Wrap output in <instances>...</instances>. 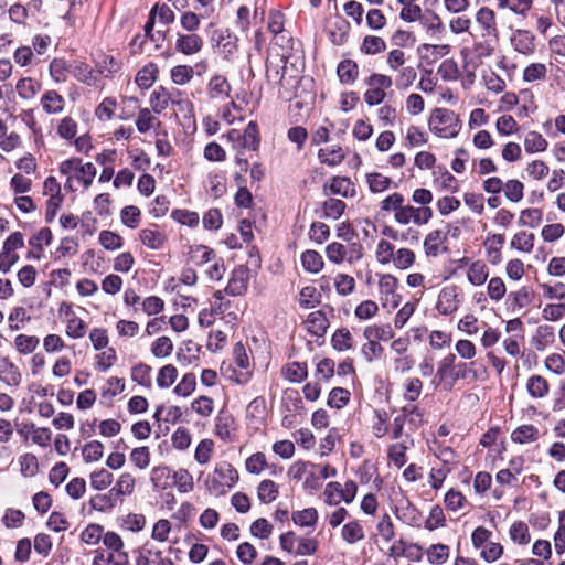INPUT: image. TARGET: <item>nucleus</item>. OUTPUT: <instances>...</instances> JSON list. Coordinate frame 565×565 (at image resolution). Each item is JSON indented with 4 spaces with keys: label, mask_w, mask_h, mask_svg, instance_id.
Listing matches in <instances>:
<instances>
[{
    "label": "nucleus",
    "mask_w": 565,
    "mask_h": 565,
    "mask_svg": "<svg viewBox=\"0 0 565 565\" xmlns=\"http://www.w3.org/2000/svg\"><path fill=\"white\" fill-rule=\"evenodd\" d=\"M58 171L66 178L65 186L73 192L78 188L89 189L97 173V169L92 162H84L81 158L62 161Z\"/></svg>",
    "instance_id": "obj_1"
},
{
    "label": "nucleus",
    "mask_w": 565,
    "mask_h": 565,
    "mask_svg": "<svg viewBox=\"0 0 565 565\" xmlns=\"http://www.w3.org/2000/svg\"><path fill=\"white\" fill-rule=\"evenodd\" d=\"M238 471L227 461L218 462L206 479L210 494L220 498L225 495L238 481Z\"/></svg>",
    "instance_id": "obj_2"
},
{
    "label": "nucleus",
    "mask_w": 565,
    "mask_h": 565,
    "mask_svg": "<svg viewBox=\"0 0 565 565\" xmlns=\"http://www.w3.org/2000/svg\"><path fill=\"white\" fill-rule=\"evenodd\" d=\"M429 130L440 138H455L460 131V120L452 110L435 108L428 119Z\"/></svg>",
    "instance_id": "obj_3"
},
{
    "label": "nucleus",
    "mask_w": 565,
    "mask_h": 565,
    "mask_svg": "<svg viewBox=\"0 0 565 565\" xmlns=\"http://www.w3.org/2000/svg\"><path fill=\"white\" fill-rule=\"evenodd\" d=\"M227 139L233 147L241 152L243 149L257 150L260 143L258 126L255 121H249L245 129H232L227 134Z\"/></svg>",
    "instance_id": "obj_4"
},
{
    "label": "nucleus",
    "mask_w": 565,
    "mask_h": 565,
    "mask_svg": "<svg viewBox=\"0 0 565 565\" xmlns=\"http://www.w3.org/2000/svg\"><path fill=\"white\" fill-rule=\"evenodd\" d=\"M433 210L429 206L415 207L403 203L398 214L394 215V221L399 225H426L433 218Z\"/></svg>",
    "instance_id": "obj_5"
},
{
    "label": "nucleus",
    "mask_w": 565,
    "mask_h": 565,
    "mask_svg": "<svg viewBox=\"0 0 565 565\" xmlns=\"http://www.w3.org/2000/svg\"><path fill=\"white\" fill-rule=\"evenodd\" d=\"M399 281L392 274H382L379 279V294L383 307L396 308L402 300L398 294Z\"/></svg>",
    "instance_id": "obj_6"
},
{
    "label": "nucleus",
    "mask_w": 565,
    "mask_h": 565,
    "mask_svg": "<svg viewBox=\"0 0 565 565\" xmlns=\"http://www.w3.org/2000/svg\"><path fill=\"white\" fill-rule=\"evenodd\" d=\"M462 302L460 288L456 285L444 287L437 298L436 310L443 316L456 312Z\"/></svg>",
    "instance_id": "obj_7"
},
{
    "label": "nucleus",
    "mask_w": 565,
    "mask_h": 565,
    "mask_svg": "<svg viewBox=\"0 0 565 565\" xmlns=\"http://www.w3.org/2000/svg\"><path fill=\"white\" fill-rule=\"evenodd\" d=\"M232 85L228 79L221 74L213 75L206 84V96L214 103H225L232 99Z\"/></svg>",
    "instance_id": "obj_8"
},
{
    "label": "nucleus",
    "mask_w": 565,
    "mask_h": 565,
    "mask_svg": "<svg viewBox=\"0 0 565 565\" xmlns=\"http://www.w3.org/2000/svg\"><path fill=\"white\" fill-rule=\"evenodd\" d=\"M448 235L440 228L430 231L424 238L423 249L427 257H437L447 252Z\"/></svg>",
    "instance_id": "obj_9"
},
{
    "label": "nucleus",
    "mask_w": 565,
    "mask_h": 565,
    "mask_svg": "<svg viewBox=\"0 0 565 565\" xmlns=\"http://www.w3.org/2000/svg\"><path fill=\"white\" fill-rule=\"evenodd\" d=\"M237 425L234 416L226 409L220 411L215 418V435L225 443L236 439Z\"/></svg>",
    "instance_id": "obj_10"
},
{
    "label": "nucleus",
    "mask_w": 565,
    "mask_h": 565,
    "mask_svg": "<svg viewBox=\"0 0 565 565\" xmlns=\"http://www.w3.org/2000/svg\"><path fill=\"white\" fill-rule=\"evenodd\" d=\"M476 22L481 31V35L484 39H498V26L495 20V13L488 7H481L476 13Z\"/></svg>",
    "instance_id": "obj_11"
},
{
    "label": "nucleus",
    "mask_w": 565,
    "mask_h": 565,
    "mask_svg": "<svg viewBox=\"0 0 565 565\" xmlns=\"http://www.w3.org/2000/svg\"><path fill=\"white\" fill-rule=\"evenodd\" d=\"M249 269L245 266H237L231 275L225 291L232 296H242L248 289Z\"/></svg>",
    "instance_id": "obj_12"
},
{
    "label": "nucleus",
    "mask_w": 565,
    "mask_h": 565,
    "mask_svg": "<svg viewBox=\"0 0 565 565\" xmlns=\"http://www.w3.org/2000/svg\"><path fill=\"white\" fill-rule=\"evenodd\" d=\"M52 242V232L47 227L38 231L30 239L31 249L26 254L29 260H40L43 257V248Z\"/></svg>",
    "instance_id": "obj_13"
},
{
    "label": "nucleus",
    "mask_w": 565,
    "mask_h": 565,
    "mask_svg": "<svg viewBox=\"0 0 565 565\" xmlns=\"http://www.w3.org/2000/svg\"><path fill=\"white\" fill-rule=\"evenodd\" d=\"M535 294L530 286H522L509 294L511 310L515 313L524 311L534 301Z\"/></svg>",
    "instance_id": "obj_14"
},
{
    "label": "nucleus",
    "mask_w": 565,
    "mask_h": 565,
    "mask_svg": "<svg viewBox=\"0 0 565 565\" xmlns=\"http://www.w3.org/2000/svg\"><path fill=\"white\" fill-rule=\"evenodd\" d=\"M0 381L9 387H18L22 382L19 367L7 356L0 358Z\"/></svg>",
    "instance_id": "obj_15"
},
{
    "label": "nucleus",
    "mask_w": 565,
    "mask_h": 565,
    "mask_svg": "<svg viewBox=\"0 0 565 565\" xmlns=\"http://www.w3.org/2000/svg\"><path fill=\"white\" fill-rule=\"evenodd\" d=\"M203 47V39L195 33L177 34L175 50L184 55H194Z\"/></svg>",
    "instance_id": "obj_16"
},
{
    "label": "nucleus",
    "mask_w": 565,
    "mask_h": 565,
    "mask_svg": "<svg viewBox=\"0 0 565 565\" xmlns=\"http://www.w3.org/2000/svg\"><path fill=\"white\" fill-rule=\"evenodd\" d=\"M233 360L234 363L241 369L239 374L236 377L238 384H245L250 377V362L245 347L238 342L233 348Z\"/></svg>",
    "instance_id": "obj_17"
},
{
    "label": "nucleus",
    "mask_w": 565,
    "mask_h": 565,
    "mask_svg": "<svg viewBox=\"0 0 565 565\" xmlns=\"http://www.w3.org/2000/svg\"><path fill=\"white\" fill-rule=\"evenodd\" d=\"M511 45L516 52L531 55L535 51V38L530 31L515 30L511 35Z\"/></svg>",
    "instance_id": "obj_18"
},
{
    "label": "nucleus",
    "mask_w": 565,
    "mask_h": 565,
    "mask_svg": "<svg viewBox=\"0 0 565 565\" xmlns=\"http://www.w3.org/2000/svg\"><path fill=\"white\" fill-rule=\"evenodd\" d=\"M303 323L307 331L318 338L326 334L330 324L327 315L321 310L310 312Z\"/></svg>",
    "instance_id": "obj_19"
},
{
    "label": "nucleus",
    "mask_w": 565,
    "mask_h": 565,
    "mask_svg": "<svg viewBox=\"0 0 565 565\" xmlns=\"http://www.w3.org/2000/svg\"><path fill=\"white\" fill-rule=\"evenodd\" d=\"M43 111L47 115H58L64 110L65 99L54 89L46 90L40 100Z\"/></svg>",
    "instance_id": "obj_20"
},
{
    "label": "nucleus",
    "mask_w": 565,
    "mask_h": 565,
    "mask_svg": "<svg viewBox=\"0 0 565 565\" xmlns=\"http://www.w3.org/2000/svg\"><path fill=\"white\" fill-rule=\"evenodd\" d=\"M455 354H448L443 360L438 362L437 372H436V384L444 385L445 388L450 390L455 384H450L451 374L455 371Z\"/></svg>",
    "instance_id": "obj_21"
},
{
    "label": "nucleus",
    "mask_w": 565,
    "mask_h": 565,
    "mask_svg": "<svg viewBox=\"0 0 565 565\" xmlns=\"http://www.w3.org/2000/svg\"><path fill=\"white\" fill-rule=\"evenodd\" d=\"M363 338L376 342H386L394 338V331L390 323H373L363 329Z\"/></svg>",
    "instance_id": "obj_22"
},
{
    "label": "nucleus",
    "mask_w": 565,
    "mask_h": 565,
    "mask_svg": "<svg viewBox=\"0 0 565 565\" xmlns=\"http://www.w3.org/2000/svg\"><path fill=\"white\" fill-rule=\"evenodd\" d=\"M508 534L511 542L518 546H527L532 541L530 526L521 520L510 525Z\"/></svg>",
    "instance_id": "obj_23"
},
{
    "label": "nucleus",
    "mask_w": 565,
    "mask_h": 565,
    "mask_svg": "<svg viewBox=\"0 0 565 565\" xmlns=\"http://www.w3.org/2000/svg\"><path fill=\"white\" fill-rule=\"evenodd\" d=\"M170 103H174V96L163 86L157 87L149 97V105L151 110L156 114H161L168 108Z\"/></svg>",
    "instance_id": "obj_24"
},
{
    "label": "nucleus",
    "mask_w": 565,
    "mask_h": 565,
    "mask_svg": "<svg viewBox=\"0 0 565 565\" xmlns=\"http://www.w3.org/2000/svg\"><path fill=\"white\" fill-rule=\"evenodd\" d=\"M22 138L17 131H9L4 120L0 119V150L3 152H12L20 148Z\"/></svg>",
    "instance_id": "obj_25"
},
{
    "label": "nucleus",
    "mask_w": 565,
    "mask_h": 565,
    "mask_svg": "<svg viewBox=\"0 0 565 565\" xmlns=\"http://www.w3.org/2000/svg\"><path fill=\"white\" fill-rule=\"evenodd\" d=\"M450 45L448 44H427L423 43L417 47V53L422 60L434 63L438 58L448 55Z\"/></svg>",
    "instance_id": "obj_26"
},
{
    "label": "nucleus",
    "mask_w": 565,
    "mask_h": 565,
    "mask_svg": "<svg viewBox=\"0 0 565 565\" xmlns=\"http://www.w3.org/2000/svg\"><path fill=\"white\" fill-rule=\"evenodd\" d=\"M268 30L275 35V44L282 46L285 40L291 45L294 44V40L284 33V15L280 12H270Z\"/></svg>",
    "instance_id": "obj_27"
},
{
    "label": "nucleus",
    "mask_w": 565,
    "mask_h": 565,
    "mask_svg": "<svg viewBox=\"0 0 565 565\" xmlns=\"http://www.w3.org/2000/svg\"><path fill=\"white\" fill-rule=\"evenodd\" d=\"M136 488V478L132 473L126 471L118 476L114 487L110 489L111 494H115L118 499L121 497L131 495Z\"/></svg>",
    "instance_id": "obj_28"
},
{
    "label": "nucleus",
    "mask_w": 565,
    "mask_h": 565,
    "mask_svg": "<svg viewBox=\"0 0 565 565\" xmlns=\"http://www.w3.org/2000/svg\"><path fill=\"white\" fill-rule=\"evenodd\" d=\"M425 555L430 565H444L450 557V547L444 543H435L425 550Z\"/></svg>",
    "instance_id": "obj_29"
},
{
    "label": "nucleus",
    "mask_w": 565,
    "mask_h": 565,
    "mask_svg": "<svg viewBox=\"0 0 565 565\" xmlns=\"http://www.w3.org/2000/svg\"><path fill=\"white\" fill-rule=\"evenodd\" d=\"M489 277V268L482 260L472 262L467 269V280L475 287L482 286Z\"/></svg>",
    "instance_id": "obj_30"
},
{
    "label": "nucleus",
    "mask_w": 565,
    "mask_h": 565,
    "mask_svg": "<svg viewBox=\"0 0 565 565\" xmlns=\"http://www.w3.org/2000/svg\"><path fill=\"white\" fill-rule=\"evenodd\" d=\"M540 430L534 425H522L511 434V440L520 445L532 444L539 440Z\"/></svg>",
    "instance_id": "obj_31"
},
{
    "label": "nucleus",
    "mask_w": 565,
    "mask_h": 565,
    "mask_svg": "<svg viewBox=\"0 0 565 565\" xmlns=\"http://www.w3.org/2000/svg\"><path fill=\"white\" fill-rule=\"evenodd\" d=\"M15 90L21 99L30 100L41 90V83L32 77H23L17 82Z\"/></svg>",
    "instance_id": "obj_32"
},
{
    "label": "nucleus",
    "mask_w": 565,
    "mask_h": 565,
    "mask_svg": "<svg viewBox=\"0 0 565 565\" xmlns=\"http://www.w3.org/2000/svg\"><path fill=\"white\" fill-rule=\"evenodd\" d=\"M526 391L533 398H544L548 395L550 384L541 375H531L526 381Z\"/></svg>",
    "instance_id": "obj_33"
},
{
    "label": "nucleus",
    "mask_w": 565,
    "mask_h": 565,
    "mask_svg": "<svg viewBox=\"0 0 565 565\" xmlns=\"http://www.w3.org/2000/svg\"><path fill=\"white\" fill-rule=\"evenodd\" d=\"M341 537L351 545L364 540L365 534L361 522L352 520L345 523L341 529Z\"/></svg>",
    "instance_id": "obj_34"
},
{
    "label": "nucleus",
    "mask_w": 565,
    "mask_h": 565,
    "mask_svg": "<svg viewBox=\"0 0 565 565\" xmlns=\"http://www.w3.org/2000/svg\"><path fill=\"white\" fill-rule=\"evenodd\" d=\"M301 264L306 271L310 274H318L324 267V260L322 256L313 249H307L301 254Z\"/></svg>",
    "instance_id": "obj_35"
},
{
    "label": "nucleus",
    "mask_w": 565,
    "mask_h": 565,
    "mask_svg": "<svg viewBox=\"0 0 565 565\" xmlns=\"http://www.w3.org/2000/svg\"><path fill=\"white\" fill-rule=\"evenodd\" d=\"M332 282L337 294L341 297H348L352 295L356 287L354 277L344 273H337L332 278Z\"/></svg>",
    "instance_id": "obj_36"
},
{
    "label": "nucleus",
    "mask_w": 565,
    "mask_h": 565,
    "mask_svg": "<svg viewBox=\"0 0 565 565\" xmlns=\"http://www.w3.org/2000/svg\"><path fill=\"white\" fill-rule=\"evenodd\" d=\"M535 235L526 231L516 232L511 238L510 246L521 253L530 254L534 248Z\"/></svg>",
    "instance_id": "obj_37"
},
{
    "label": "nucleus",
    "mask_w": 565,
    "mask_h": 565,
    "mask_svg": "<svg viewBox=\"0 0 565 565\" xmlns=\"http://www.w3.org/2000/svg\"><path fill=\"white\" fill-rule=\"evenodd\" d=\"M396 513L397 518L407 525L420 526L422 524V514L419 510L409 501H406L405 505L397 508Z\"/></svg>",
    "instance_id": "obj_38"
},
{
    "label": "nucleus",
    "mask_w": 565,
    "mask_h": 565,
    "mask_svg": "<svg viewBox=\"0 0 565 565\" xmlns=\"http://www.w3.org/2000/svg\"><path fill=\"white\" fill-rule=\"evenodd\" d=\"M171 469L167 466H158L151 469L150 481L156 489L166 490L171 486Z\"/></svg>",
    "instance_id": "obj_39"
},
{
    "label": "nucleus",
    "mask_w": 565,
    "mask_h": 565,
    "mask_svg": "<svg viewBox=\"0 0 565 565\" xmlns=\"http://www.w3.org/2000/svg\"><path fill=\"white\" fill-rule=\"evenodd\" d=\"M281 374L291 383H300L308 376L307 364L300 362L288 363L282 367Z\"/></svg>",
    "instance_id": "obj_40"
},
{
    "label": "nucleus",
    "mask_w": 565,
    "mask_h": 565,
    "mask_svg": "<svg viewBox=\"0 0 565 565\" xmlns=\"http://www.w3.org/2000/svg\"><path fill=\"white\" fill-rule=\"evenodd\" d=\"M139 238L150 249H160L166 242L164 234L153 228H142L139 232Z\"/></svg>",
    "instance_id": "obj_41"
},
{
    "label": "nucleus",
    "mask_w": 565,
    "mask_h": 565,
    "mask_svg": "<svg viewBox=\"0 0 565 565\" xmlns=\"http://www.w3.org/2000/svg\"><path fill=\"white\" fill-rule=\"evenodd\" d=\"M158 72L156 64L148 63L137 73L135 82L140 88L148 89L157 81Z\"/></svg>",
    "instance_id": "obj_42"
},
{
    "label": "nucleus",
    "mask_w": 565,
    "mask_h": 565,
    "mask_svg": "<svg viewBox=\"0 0 565 565\" xmlns=\"http://www.w3.org/2000/svg\"><path fill=\"white\" fill-rule=\"evenodd\" d=\"M329 190L332 194L343 198H352L355 194L354 184L344 177H334L330 182Z\"/></svg>",
    "instance_id": "obj_43"
},
{
    "label": "nucleus",
    "mask_w": 565,
    "mask_h": 565,
    "mask_svg": "<svg viewBox=\"0 0 565 565\" xmlns=\"http://www.w3.org/2000/svg\"><path fill=\"white\" fill-rule=\"evenodd\" d=\"M118 498L111 494V490L108 493L96 494L90 498L89 504L92 509L98 512L111 511L117 505Z\"/></svg>",
    "instance_id": "obj_44"
},
{
    "label": "nucleus",
    "mask_w": 565,
    "mask_h": 565,
    "mask_svg": "<svg viewBox=\"0 0 565 565\" xmlns=\"http://www.w3.org/2000/svg\"><path fill=\"white\" fill-rule=\"evenodd\" d=\"M337 74L343 84H352L359 75L358 64L352 60H343L339 63Z\"/></svg>",
    "instance_id": "obj_45"
},
{
    "label": "nucleus",
    "mask_w": 565,
    "mask_h": 565,
    "mask_svg": "<svg viewBox=\"0 0 565 565\" xmlns=\"http://www.w3.org/2000/svg\"><path fill=\"white\" fill-rule=\"evenodd\" d=\"M151 372L152 369L150 365L140 362L131 367L130 377L137 384L150 388L152 385Z\"/></svg>",
    "instance_id": "obj_46"
},
{
    "label": "nucleus",
    "mask_w": 565,
    "mask_h": 565,
    "mask_svg": "<svg viewBox=\"0 0 565 565\" xmlns=\"http://www.w3.org/2000/svg\"><path fill=\"white\" fill-rule=\"evenodd\" d=\"M71 74L79 82L93 86L97 82L95 72L85 63L76 62L72 65Z\"/></svg>",
    "instance_id": "obj_47"
},
{
    "label": "nucleus",
    "mask_w": 565,
    "mask_h": 565,
    "mask_svg": "<svg viewBox=\"0 0 565 565\" xmlns=\"http://www.w3.org/2000/svg\"><path fill=\"white\" fill-rule=\"evenodd\" d=\"M547 146V140L540 132L531 130L525 135L524 149L527 153L543 152Z\"/></svg>",
    "instance_id": "obj_48"
},
{
    "label": "nucleus",
    "mask_w": 565,
    "mask_h": 565,
    "mask_svg": "<svg viewBox=\"0 0 565 565\" xmlns=\"http://www.w3.org/2000/svg\"><path fill=\"white\" fill-rule=\"evenodd\" d=\"M159 125L160 120L154 115H152L149 108L139 109L136 117V127L140 134H146Z\"/></svg>",
    "instance_id": "obj_49"
},
{
    "label": "nucleus",
    "mask_w": 565,
    "mask_h": 565,
    "mask_svg": "<svg viewBox=\"0 0 565 565\" xmlns=\"http://www.w3.org/2000/svg\"><path fill=\"white\" fill-rule=\"evenodd\" d=\"M72 65L63 58H54L49 67L51 78L57 84L65 83L68 73H71Z\"/></svg>",
    "instance_id": "obj_50"
},
{
    "label": "nucleus",
    "mask_w": 565,
    "mask_h": 565,
    "mask_svg": "<svg viewBox=\"0 0 565 565\" xmlns=\"http://www.w3.org/2000/svg\"><path fill=\"white\" fill-rule=\"evenodd\" d=\"M331 345L337 351H348L353 348V337L347 328H340L331 337Z\"/></svg>",
    "instance_id": "obj_51"
},
{
    "label": "nucleus",
    "mask_w": 565,
    "mask_h": 565,
    "mask_svg": "<svg viewBox=\"0 0 565 565\" xmlns=\"http://www.w3.org/2000/svg\"><path fill=\"white\" fill-rule=\"evenodd\" d=\"M114 481V476L108 470L100 468L89 475L90 488L96 491L107 489Z\"/></svg>",
    "instance_id": "obj_52"
},
{
    "label": "nucleus",
    "mask_w": 565,
    "mask_h": 565,
    "mask_svg": "<svg viewBox=\"0 0 565 565\" xmlns=\"http://www.w3.org/2000/svg\"><path fill=\"white\" fill-rule=\"evenodd\" d=\"M281 404L286 412L297 413L303 409V403L299 392L295 388H287L284 391Z\"/></svg>",
    "instance_id": "obj_53"
},
{
    "label": "nucleus",
    "mask_w": 565,
    "mask_h": 565,
    "mask_svg": "<svg viewBox=\"0 0 565 565\" xmlns=\"http://www.w3.org/2000/svg\"><path fill=\"white\" fill-rule=\"evenodd\" d=\"M328 260L334 265H340L345 262L349 254L348 245H343L339 242H332L327 245L324 249Z\"/></svg>",
    "instance_id": "obj_54"
},
{
    "label": "nucleus",
    "mask_w": 565,
    "mask_h": 565,
    "mask_svg": "<svg viewBox=\"0 0 565 565\" xmlns=\"http://www.w3.org/2000/svg\"><path fill=\"white\" fill-rule=\"evenodd\" d=\"M291 519L298 526L313 527L318 521V511L315 508H306L300 511H295Z\"/></svg>",
    "instance_id": "obj_55"
},
{
    "label": "nucleus",
    "mask_w": 565,
    "mask_h": 565,
    "mask_svg": "<svg viewBox=\"0 0 565 565\" xmlns=\"http://www.w3.org/2000/svg\"><path fill=\"white\" fill-rule=\"evenodd\" d=\"M131 463L139 470H145L150 466L151 454L147 446L136 447L129 455Z\"/></svg>",
    "instance_id": "obj_56"
},
{
    "label": "nucleus",
    "mask_w": 565,
    "mask_h": 565,
    "mask_svg": "<svg viewBox=\"0 0 565 565\" xmlns=\"http://www.w3.org/2000/svg\"><path fill=\"white\" fill-rule=\"evenodd\" d=\"M394 255V259H392L391 263H393L395 268L401 270L412 267L416 259L415 253L406 247L398 248L395 250Z\"/></svg>",
    "instance_id": "obj_57"
},
{
    "label": "nucleus",
    "mask_w": 565,
    "mask_h": 565,
    "mask_svg": "<svg viewBox=\"0 0 565 565\" xmlns=\"http://www.w3.org/2000/svg\"><path fill=\"white\" fill-rule=\"evenodd\" d=\"M172 479L177 490L181 493H188L194 488L193 477L186 469L174 471Z\"/></svg>",
    "instance_id": "obj_58"
},
{
    "label": "nucleus",
    "mask_w": 565,
    "mask_h": 565,
    "mask_svg": "<svg viewBox=\"0 0 565 565\" xmlns=\"http://www.w3.org/2000/svg\"><path fill=\"white\" fill-rule=\"evenodd\" d=\"M386 49L385 41L376 35H366L360 46L362 53L367 55H375L384 52Z\"/></svg>",
    "instance_id": "obj_59"
},
{
    "label": "nucleus",
    "mask_w": 565,
    "mask_h": 565,
    "mask_svg": "<svg viewBox=\"0 0 565 565\" xmlns=\"http://www.w3.org/2000/svg\"><path fill=\"white\" fill-rule=\"evenodd\" d=\"M20 465V472L23 477H33L39 471L38 457L34 454L25 452L18 459Z\"/></svg>",
    "instance_id": "obj_60"
},
{
    "label": "nucleus",
    "mask_w": 565,
    "mask_h": 565,
    "mask_svg": "<svg viewBox=\"0 0 565 565\" xmlns=\"http://www.w3.org/2000/svg\"><path fill=\"white\" fill-rule=\"evenodd\" d=\"M503 193L508 201L518 203L524 196V184L516 179H510L504 183Z\"/></svg>",
    "instance_id": "obj_61"
},
{
    "label": "nucleus",
    "mask_w": 565,
    "mask_h": 565,
    "mask_svg": "<svg viewBox=\"0 0 565 565\" xmlns=\"http://www.w3.org/2000/svg\"><path fill=\"white\" fill-rule=\"evenodd\" d=\"M257 495L263 503H270L278 497V486L273 480H263L257 487Z\"/></svg>",
    "instance_id": "obj_62"
},
{
    "label": "nucleus",
    "mask_w": 565,
    "mask_h": 565,
    "mask_svg": "<svg viewBox=\"0 0 565 565\" xmlns=\"http://www.w3.org/2000/svg\"><path fill=\"white\" fill-rule=\"evenodd\" d=\"M178 377V369L172 364H166L159 369L157 385L160 388H169Z\"/></svg>",
    "instance_id": "obj_63"
},
{
    "label": "nucleus",
    "mask_w": 565,
    "mask_h": 565,
    "mask_svg": "<svg viewBox=\"0 0 565 565\" xmlns=\"http://www.w3.org/2000/svg\"><path fill=\"white\" fill-rule=\"evenodd\" d=\"M104 454V445L99 440H92L87 443L82 449L83 460L86 463L97 462L102 459Z\"/></svg>",
    "instance_id": "obj_64"
}]
</instances>
